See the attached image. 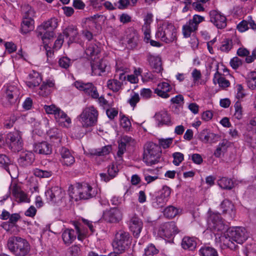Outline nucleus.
<instances>
[{
  "label": "nucleus",
  "instance_id": "nucleus-1",
  "mask_svg": "<svg viewBox=\"0 0 256 256\" xmlns=\"http://www.w3.org/2000/svg\"><path fill=\"white\" fill-rule=\"evenodd\" d=\"M20 89L14 84H6L2 90L1 101L6 107L14 106L20 102Z\"/></svg>",
  "mask_w": 256,
  "mask_h": 256
},
{
  "label": "nucleus",
  "instance_id": "nucleus-2",
  "mask_svg": "<svg viewBox=\"0 0 256 256\" xmlns=\"http://www.w3.org/2000/svg\"><path fill=\"white\" fill-rule=\"evenodd\" d=\"M156 37L163 42L170 43L176 39V30L172 22H163L160 24L156 33Z\"/></svg>",
  "mask_w": 256,
  "mask_h": 256
},
{
  "label": "nucleus",
  "instance_id": "nucleus-3",
  "mask_svg": "<svg viewBox=\"0 0 256 256\" xmlns=\"http://www.w3.org/2000/svg\"><path fill=\"white\" fill-rule=\"evenodd\" d=\"M7 244L10 250L16 256H25L29 253L30 249L28 242L18 236L10 238Z\"/></svg>",
  "mask_w": 256,
  "mask_h": 256
},
{
  "label": "nucleus",
  "instance_id": "nucleus-4",
  "mask_svg": "<svg viewBox=\"0 0 256 256\" xmlns=\"http://www.w3.org/2000/svg\"><path fill=\"white\" fill-rule=\"evenodd\" d=\"M58 26V20L54 18H51L44 22L36 29L38 37H40L45 44L48 40L54 38L55 36L54 30Z\"/></svg>",
  "mask_w": 256,
  "mask_h": 256
},
{
  "label": "nucleus",
  "instance_id": "nucleus-5",
  "mask_svg": "<svg viewBox=\"0 0 256 256\" xmlns=\"http://www.w3.org/2000/svg\"><path fill=\"white\" fill-rule=\"evenodd\" d=\"M132 242V237L130 234L120 230L115 234L112 246L114 250L118 253H123L128 250Z\"/></svg>",
  "mask_w": 256,
  "mask_h": 256
},
{
  "label": "nucleus",
  "instance_id": "nucleus-6",
  "mask_svg": "<svg viewBox=\"0 0 256 256\" xmlns=\"http://www.w3.org/2000/svg\"><path fill=\"white\" fill-rule=\"evenodd\" d=\"M160 147L152 142L146 144L143 154V161L148 166L158 163L160 158Z\"/></svg>",
  "mask_w": 256,
  "mask_h": 256
},
{
  "label": "nucleus",
  "instance_id": "nucleus-7",
  "mask_svg": "<svg viewBox=\"0 0 256 256\" xmlns=\"http://www.w3.org/2000/svg\"><path fill=\"white\" fill-rule=\"evenodd\" d=\"M98 111L94 106L86 108L80 116V121L84 127L88 128L96 124Z\"/></svg>",
  "mask_w": 256,
  "mask_h": 256
},
{
  "label": "nucleus",
  "instance_id": "nucleus-8",
  "mask_svg": "<svg viewBox=\"0 0 256 256\" xmlns=\"http://www.w3.org/2000/svg\"><path fill=\"white\" fill-rule=\"evenodd\" d=\"M225 232L230 240L236 242L238 244H242L248 238V234L244 227H228Z\"/></svg>",
  "mask_w": 256,
  "mask_h": 256
},
{
  "label": "nucleus",
  "instance_id": "nucleus-9",
  "mask_svg": "<svg viewBox=\"0 0 256 256\" xmlns=\"http://www.w3.org/2000/svg\"><path fill=\"white\" fill-rule=\"evenodd\" d=\"M208 225L210 229L214 232H224L227 230L228 226L224 224L222 218L218 212H209L208 218Z\"/></svg>",
  "mask_w": 256,
  "mask_h": 256
},
{
  "label": "nucleus",
  "instance_id": "nucleus-10",
  "mask_svg": "<svg viewBox=\"0 0 256 256\" xmlns=\"http://www.w3.org/2000/svg\"><path fill=\"white\" fill-rule=\"evenodd\" d=\"M6 142L12 151H20L23 146L21 132L18 130L10 132L6 136Z\"/></svg>",
  "mask_w": 256,
  "mask_h": 256
},
{
  "label": "nucleus",
  "instance_id": "nucleus-11",
  "mask_svg": "<svg viewBox=\"0 0 256 256\" xmlns=\"http://www.w3.org/2000/svg\"><path fill=\"white\" fill-rule=\"evenodd\" d=\"M26 11L24 14L23 20L21 24V32L24 34L33 30L34 28V22L33 19V17L34 16V12L28 6L26 7Z\"/></svg>",
  "mask_w": 256,
  "mask_h": 256
},
{
  "label": "nucleus",
  "instance_id": "nucleus-12",
  "mask_svg": "<svg viewBox=\"0 0 256 256\" xmlns=\"http://www.w3.org/2000/svg\"><path fill=\"white\" fill-rule=\"evenodd\" d=\"M74 86L79 90L83 92L86 95L93 99H96L98 96L97 88L92 82L77 80L74 82Z\"/></svg>",
  "mask_w": 256,
  "mask_h": 256
},
{
  "label": "nucleus",
  "instance_id": "nucleus-13",
  "mask_svg": "<svg viewBox=\"0 0 256 256\" xmlns=\"http://www.w3.org/2000/svg\"><path fill=\"white\" fill-rule=\"evenodd\" d=\"M178 232V228L174 222L161 224L158 230V234L162 238H170Z\"/></svg>",
  "mask_w": 256,
  "mask_h": 256
},
{
  "label": "nucleus",
  "instance_id": "nucleus-14",
  "mask_svg": "<svg viewBox=\"0 0 256 256\" xmlns=\"http://www.w3.org/2000/svg\"><path fill=\"white\" fill-rule=\"evenodd\" d=\"M126 41L128 48L136 49L140 42V36L138 32L132 27L126 30Z\"/></svg>",
  "mask_w": 256,
  "mask_h": 256
},
{
  "label": "nucleus",
  "instance_id": "nucleus-15",
  "mask_svg": "<svg viewBox=\"0 0 256 256\" xmlns=\"http://www.w3.org/2000/svg\"><path fill=\"white\" fill-rule=\"evenodd\" d=\"M210 21L216 26L218 28H224L226 26V18L220 12L216 10H212L209 13Z\"/></svg>",
  "mask_w": 256,
  "mask_h": 256
},
{
  "label": "nucleus",
  "instance_id": "nucleus-16",
  "mask_svg": "<svg viewBox=\"0 0 256 256\" xmlns=\"http://www.w3.org/2000/svg\"><path fill=\"white\" fill-rule=\"evenodd\" d=\"M103 218L110 223L119 222L122 218V213L117 208H110L103 212Z\"/></svg>",
  "mask_w": 256,
  "mask_h": 256
},
{
  "label": "nucleus",
  "instance_id": "nucleus-17",
  "mask_svg": "<svg viewBox=\"0 0 256 256\" xmlns=\"http://www.w3.org/2000/svg\"><path fill=\"white\" fill-rule=\"evenodd\" d=\"M100 44L96 41L88 42L86 44L85 53L92 60H95L97 56L100 52Z\"/></svg>",
  "mask_w": 256,
  "mask_h": 256
},
{
  "label": "nucleus",
  "instance_id": "nucleus-18",
  "mask_svg": "<svg viewBox=\"0 0 256 256\" xmlns=\"http://www.w3.org/2000/svg\"><path fill=\"white\" fill-rule=\"evenodd\" d=\"M34 160V154L30 151H26L20 154L18 162L20 166L25 168L31 166Z\"/></svg>",
  "mask_w": 256,
  "mask_h": 256
},
{
  "label": "nucleus",
  "instance_id": "nucleus-19",
  "mask_svg": "<svg viewBox=\"0 0 256 256\" xmlns=\"http://www.w3.org/2000/svg\"><path fill=\"white\" fill-rule=\"evenodd\" d=\"M129 228L136 238H138L142 228L143 223L141 220L136 216H132L129 222Z\"/></svg>",
  "mask_w": 256,
  "mask_h": 256
},
{
  "label": "nucleus",
  "instance_id": "nucleus-20",
  "mask_svg": "<svg viewBox=\"0 0 256 256\" xmlns=\"http://www.w3.org/2000/svg\"><path fill=\"white\" fill-rule=\"evenodd\" d=\"M64 34L69 40L68 42V45L72 42H77L79 40V34L78 28L74 26H68L64 31Z\"/></svg>",
  "mask_w": 256,
  "mask_h": 256
},
{
  "label": "nucleus",
  "instance_id": "nucleus-21",
  "mask_svg": "<svg viewBox=\"0 0 256 256\" xmlns=\"http://www.w3.org/2000/svg\"><path fill=\"white\" fill-rule=\"evenodd\" d=\"M60 153L61 156L60 161L62 164L70 166L75 162L74 156L68 148L64 147L61 148Z\"/></svg>",
  "mask_w": 256,
  "mask_h": 256
},
{
  "label": "nucleus",
  "instance_id": "nucleus-22",
  "mask_svg": "<svg viewBox=\"0 0 256 256\" xmlns=\"http://www.w3.org/2000/svg\"><path fill=\"white\" fill-rule=\"evenodd\" d=\"M147 60L150 65L153 69L154 72L156 73L161 72L162 68V66L161 59L160 57L152 55L150 53L147 54Z\"/></svg>",
  "mask_w": 256,
  "mask_h": 256
},
{
  "label": "nucleus",
  "instance_id": "nucleus-23",
  "mask_svg": "<svg viewBox=\"0 0 256 256\" xmlns=\"http://www.w3.org/2000/svg\"><path fill=\"white\" fill-rule=\"evenodd\" d=\"M220 207L222 209V214H228L230 220H232L236 216V210L234 205L231 202L225 200L221 203Z\"/></svg>",
  "mask_w": 256,
  "mask_h": 256
},
{
  "label": "nucleus",
  "instance_id": "nucleus-24",
  "mask_svg": "<svg viewBox=\"0 0 256 256\" xmlns=\"http://www.w3.org/2000/svg\"><path fill=\"white\" fill-rule=\"evenodd\" d=\"M154 118L158 127H162L164 125L168 126L170 124V116L166 111H161L156 113Z\"/></svg>",
  "mask_w": 256,
  "mask_h": 256
},
{
  "label": "nucleus",
  "instance_id": "nucleus-25",
  "mask_svg": "<svg viewBox=\"0 0 256 256\" xmlns=\"http://www.w3.org/2000/svg\"><path fill=\"white\" fill-rule=\"evenodd\" d=\"M172 89V87L169 84L166 82H162L158 85V88L154 89V93L159 96L166 98L170 96L168 94Z\"/></svg>",
  "mask_w": 256,
  "mask_h": 256
},
{
  "label": "nucleus",
  "instance_id": "nucleus-26",
  "mask_svg": "<svg viewBox=\"0 0 256 256\" xmlns=\"http://www.w3.org/2000/svg\"><path fill=\"white\" fill-rule=\"evenodd\" d=\"M34 150L39 154L48 155L52 153V148L48 142H42L34 144Z\"/></svg>",
  "mask_w": 256,
  "mask_h": 256
},
{
  "label": "nucleus",
  "instance_id": "nucleus-27",
  "mask_svg": "<svg viewBox=\"0 0 256 256\" xmlns=\"http://www.w3.org/2000/svg\"><path fill=\"white\" fill-rule=\"evenodd\" d=\"M29 79L26 82V84L30 88H34L38 86L42 80L40 74L36 72L33 71L28 75Z\"/></svg>",
  "mask_w": 256,
  "mask_h": 256
},
{
  "label": "nucleus",
  "instance_id": "nucleus-28",
  "mask_svg": "<svg viewBox=\"0 0 256 256\" xmlns=\"http://www.w3.org/2000/svg\"><path fill=\"white\" fill-rule=\"evenodd\" d=\"M168 196L169 194L168 193H167L166 195V193H158L152 199L153 206L156 208L162 207L168 200Z\"/></svg>",
  "mask_w": 256,
  "mask_h": 256
},
{
  "label": "nucleus",
  "instance_id": "nucleus-29",
  "mask_svg": "<svg viewBox=\"0 0 256 256\" xmlns=\"http://www.w3.org/2000/svg\"><path fill=\"white\" fill-rule=\"evenodd\" d=\"M62 238L64 244L70 245L76 238V232L72 229H66L62 232Z\"/></svg>",
  "mask_w": 256,
  "mask_h": 256
},
{
  "label": "nucleus",
  "instance_id": "nucleus-30",
  "mask_svg": "<svg viewBox=\"0 0 256 256\" xmlns=\"http://www.w3.org/2000/svg\"><path fill=\"white\" fill-rule=\"evenodd\" d=\"M118 172V168L114 164H112L108 167V175L104 173H101L100 174V176L102 180L107 182L116 176Z\"/></svg>",
  "mask_w": 256,
  "mask_h": 256
},
{
  "label": "nucleus",
  "instance_id": "nucleus-31",
  "mask_svg": "<svg viewBox=\"0 0 256 256\" xmlns=\"http://www.w3.org/2000/svg\"><path fill=\"white\" fill-rule=\"evenodd\" d=\"M54 83L52 80H47L46 82H44L40 86L38 94L42 96H48L52 90V88L54 87Z\"/></svg>",
  "mask_w": 256,
  "mask_h": 256
},
{
  "label": "nucleus",
  "instance_id": "nucleus-32",
  "mask_svg": "<svg viewBox=\"0 0 256 256\" xmlns=\"http://www.w3.org/2000/svg\"><path fill=\"white\" fill-rule=\"evenodd\" d=\"M213 82L215 84L218 83L220 87L222 88H226L230 85V82L223 77L218 70L214 75Z\"/></svg>",
  "mask_w": 256,
  "mask_h": 256
},
{
  "label": "nucleus",
  "instance_id": "nucleus-33",
  "mask_svg": "<svg viewBox=\"0 0 256 256\" xmlns=\"http://www.w3.org/2000/svg\"><path fill=\"white\" fill-rule=\"evenodd\" d=\"M219 186L224 190H230L234 187L232 180L226 177H222L218 180Z\"/></svg>",
  "mask_w": 256,
  "mask_h": 256
},
{
  "label": "nucleus",
  "instance_id": "nucleus-34",
  "mask_svg": "<svg viewBox=\"0 0 256 256\" xmlns=\"http://www.w3.org/2000/svg\"><path fill=\"white\" fill-rule=\"evenodd\" d=\"M182 246L185 250H194L196 246V242L192 238L184 237L182 242Z\"/></svg>",
  "mask_w": 256,
  "mask_h": 256
},
{
  "label": "nucleus",
  "instance_id": "nucleus-35",
  "mask_svg": "<svg viewBox=\"0 0 256 256\" xmlns=\"http://www.w3.org/2000/svg\"><path fill=\"white\" fill-rule=\"evenodd\" d=\"M91 67L92 70V72L94 74H98L100 75L101 72H105V69L106 67V64L105 62L103 60H100L97 64H91Z\"/></svg>",
  "mask_w": 256,
  "mask_h": 256
},
{
  "label": "nucleus",
  "instance_id": "nucleus-36",
  "mask_svg": "<svg viewBox=\"0 0 256 256\" xmlns=\"http://www.w3.org/2000/svg\"><path fill=\"white\" fill-rule=\"evenodd\" d=\"M54 118L56 121L60 124L66 122L68 124H70L71 122L70 118L59 108L54 116Z\"/></svg>",
  "mask_w": 256,
  "mask_h": 256
},
{
  "label": "nucleus",
  "instance_id": "nucleus-37",
  "mask_svg": "<svg viewBox=\"0 0 256 256\" xmlns=\"http://www.w3.org/2000/svg\"><path fill=\"white\" fill-rule=\"evenodd\" d=\"M246 82L250 89L256 90V72H250L247 76Z\"/></svg>",
  "mask_w": 256,
  "mask_h": 256
},
{
  "label": "nucleus",
  "instance_id": "nucleus-38",
  "mask_svg": "<svg viewBox=\"0 0 256 256\" xmlns=\"http://www.w3.org/2000/svg\"><path fill=\"white\" fill-rule=\"evenodd\" d=\"M199 252L202 256H218L216 250L214 248L208 246L201 248Z\"/></svg>",
  "mask_w": 256,
  "mask_h": 256
},
{
  "label": "nucleus",
  "instance_id": "nucleus-39",
  "mask_svg": "<svg viewBox=\"0 0 256 256\" xmlns=\"http://www.w3.org/2000/svg\"><path fill=\"white\" fill-rule=\"evenodd\" d=\"M196 30L197 28L188 21L182 26L183 36L185 38H188L190 36L192 32L196 31Z\"/></svg>",
  "mask_w": 256,
  "mask_h": 256
},
{
  "label": "nucleus",
  "instance_id": "nucleus-40",
  "mask_svg": "<svg viewBox=\"0 0 256 256\" xmlns=\"http://www.w3.org/2000/svg\"><path fill=\"white\" fill-rule=\"evenodd\" d=\"M112 146L110 145L106 146L102 148L95 149L91 152V154L98 156H102L108 154L112 151Z\"/></svg>",
  "mask_w": 256,
  "mask_h": 256
},
{
  "label": "nucleus",
  "instance_id": "nucleus-41",
  "mask_svg": "<svg viewBox=\"0 0 256 256\" xmlns=\"http://www.w3.org/2000/svg\"><path fill=\"white\" fill-rule=\"evenodd\" d=\"M122 83L117 80H110L107 82L108 88L114 92H117L121 88Z\"/></svg>",
  "mask_w": 256,
  "mask_h": 256
},
{
  "label": "nucleus",
  "instance_id": "nucleus-42",
  "mask_svg": "<svg viewBox=\"0 0 256 256\" xmlns=\"http://www.w3.org/2000/svg\"><path fill=\"white\" fill-rule=\"evenodd\" d=\"M119 143L125 146H134L136 144V140L131 136L124 135L121 137Z\"/></svg>",
  "mask_w": 256,
  "mask_h": 256
},
{
  "label": "nucleus",
  "instance_id": "nucleus-43",
  "mask_svg": "<svg viewBox=\"0 0 256 256\" xmlns=\"http://www.w3.org/2000/svg\"><path fill=\"white\" fill-rule=\"evenodd\" d=\"M178 212V210L172 206L166 207L163 211L164 216L169 218L175 217Z\"/></svg>",
  "mask_w": 256,
  "mask_h": 256
},
{
  "label": "nucleus",
  "instance_id": "nucleus-44",
  "mask_svg": "<svg viewBox=\"0 0 256 256\" xmlns=\"http://www.w3.org/2000/svg\"><path fill=\"white\" fill-rule=\"evenodd\" d=\"M234 116L237 120H241L242 118L243 110L240 102V100H237L235 102L234 104Z\"/></svg>",
  "mask_w": 256,
  "mask_h": 256
},
{
  "label": "nucleus",
  "instance_id": "nucleus-45",
  "mask_svg": "<svg viewBox=\"0 0 256 256\" xmlns=\"http://www.w3.org/2000/svg\"><path fill=\"white\" fill-rule=\"evenodd\" d=\"M12 198L18 203L30 202V198L26 193H12Z\"/></svg>",
  "mask_w": 256,
  "mask_h": 256
},
{
  "label": "nucleus",
  "instance_id": "nucleus-46",
  "mask_svg": "<svg viewBox=\"0 0 256 256\" xmlns=\"http://www.w3.org/2000/svg\"><path fill=\"white\" fill-rule=\"evenodd\" d=\"M4 169L8 172L12 178L17 177L18 175V168L16 164H10V162L6 166Z\"/></svg>",
  "mask_w": 256,
  "mask_h": 256
},
{
  "label": "nucleus",
  "instance_id": "nucleus-47",
  "mask_svg": "<svg viewBox=\"0 0 256 256\" xmlns=\"http://www.w3.org/2000/svg\"><path fill=\"white\" fill-rule=\"evenodd\" d=\"M76 190L82 192H89L92 190V187L88 183L83 182H77L75 184Z\"/></svg>",
  "mask_w": 256,
  "mask_h": 256
},
{
  "label": "nucleus",
  "instance_id": "nucleus-48",
  "mask_svg": "<svg viewBox=\"0 0 256 256\" xmlns=\"http://www.w3.org/2000/svg\"><path fill=\"white\" fill-rule=\"evenodd\" d=\"M80 248L78 245L74 244L68 248L67 250V256H79Z\"/></svg>",
  "mask_w": 256,
  "mask_h": 256
},
{
  "label": "nucleus",
  "instance_id": "nucleus-49",
  "mask_svg": "<svg viewBox=\"0 0 256 256\" xmlns=\"http://www.w3.org/2000/svg\"><path fill=\"white\" fill-rule=\"evenodd\" d=\"M232 42L230 39H226L222 43L220 46V50L223 52H228L232 48Z\"/></svg>",
  "mask_w": 256,
  "mask_h": 256
},
{
  "label": "nucleus",
  "instance_id": "nucleus-50",
  "mask_svg": "<svg viewBox=\"0 0 256 256\" xmlns=\"http://www.w3.org/2000/svg\"><path fill=\"white\" fill-rule=\"evenodd\" d=\"M22 184L14 180L9 187L10 192H24L22 190Z\"/></svg>",
  "mask_w": 256,
  "mask_h": 256
},
{
  "label": "nucleus",
  "instance_id": "nucleus-51",
  "mask_svg": "<svg viewBox=\"0 0 256 256\" xmlns=\"http://www.w3.org/2000/svg\"><path fill=\"white\" fill-rule=\"evenodd\" d=\"M246 256H256V243L246 244Z\"/></svg>",
  "mask_w": 256,
  "mask_h": 256
},
{
  "label": "nucleus",
  "instance_id": "nucleus-52",
  "mask_svg": "<svg viewBox=\"0 0 256 256\" xmlns=\"http://www.w3.org/2000/svg\"><path fill=\"white\" fill-rule=\"evenodd\" d=\"M158 252L159 250L156 248L153 244H150L144 249V255L154 256V255L158 254Z\"/></svg>",
  "mask_w": 256,
  "mask_h": 256
},
{
  "label": "nucleus",
  "instance_id": "nucleus-53",
  "mask_svg": "<svg viewBox=\"0 0 256 256\" xmlns=\"http://www.w3.org/2000/svg\"><path fill=\"white\" fill-rule=\"evenodd\" d=\"M172 156L174 158L173 164L176 166H179L184 159V154L179 152L174 153Z\"/></svg>",
  "mask_w": 256,
  "mask_h": 256
},
{
  "label": "nucleus",
  "instance_id": "nucleus-54",
  "mask_svg": "<svg viewBox=\"0 0 256 256\" xmlns=\"http://www.w3.org/2000/svg\"><path fill=\"white\" fill-rule=\"evenodd\" d=\"M210 130L208 129L203 130L199 134V139L204 143H208L209 134Z\"/></svg>",
  "mask_w": 256,
  "mask_h": 256
},
{
  "label": "nucleus",
  "instance_id": "nucleus-55",
  "mask_svg": "<svg viewBox=\"0 0 256 256\" xmlns=\"http://www.w3.org/2000/svg\"><path fill=\"white\" fill-rule=\"evenodd\" d=\"M204 20V18L198 14H194L192 20L189 22L197 29L199 24Z\"/></svg>",
  "mask_w": 256,
  "mask_h": 256
},
{
  "label": "nucleus",
  "instance_id": "nucleus-56",
  "mask_svg": "<svg viewBox=\"0 0 256 256\" xmlns=\"http://www.w3.org/2000/svg\"><path fill=\"white\" fill-rule=\"evenodd\" d=\"M17 120V117L14 114L8 117L4 122V126L7 128H11Z\"/></svg>",
  "mask_w": 256,
  "mask_h": 256
},
{
  "label": "nucleus",
  "instance_id": "nucleus-57",
  "mask_svg": "<svg viewBox=\"0 0 256 256\" xmlns=\"http://www.w3.org/2000/svg\"><path fill=\"white\" fill-rule=\"evenodd\" d=\"M34 174L36 176L40 178H49L52 175L50 172L38 168L35 170Z\"/></svg>",
  "mask_w": 256,
  "mask_h": 256
},
{
  "label": "nucleus",
  "instance_id": "nucleus-58",
  "mask_svg": "<svg viewBox=\"0 0 256 256\" xmlns=\"http://www.w3.org/2000/svg\"><path fill=\"white\" fill-rule=\"evenodd\" d=\"M236 98L239 100L240 99L243 98L246 94L244 92V89L241 84H238L236 86Z\"/></svg>",
  "mask_w": 256,
  "mask_h": 256
},
{
  "label": "nucleus",
  "instance_id": "nucleus-59",
  "mask_svg": "<svg viewBox=\"0 0 256 256\" xmlns=\"http://www.w3.org/2000/svg\"><path fill=\"white\" fill-rule=\"evenodd\" d=\"M192 76L194 84H198V81L202 78V74L200 70L194 68L192 72Z\"/></svg>",
  "mask_w": 256,
  "mask_h": 256
},
{
  "label": "nucleus",
  "instance_id": "nucleus-60",
  "mask_svg": "<svg viewBox=\"0 0 256 256\" xmlns=\"http://www.w3.org/2000/svg\"><path fill=\"white\" fill-rule=\"evenodd\" d=\"M120 126L126 130L130 129L131 126V122L129 119L125 116H122L120 120Z\"/></svg>",
  "mask_w": 256,
  "mask_h": 256
},
{
  "label": "nucleus",
  "instance_id": "nucleus-61",
  "mask_svg": "<svg viewBox=\"0 0 256 256\" xmlns=\"http://www.w3.org/2000/svg\"><path fill=\"white\" fill-rule=\"evenodd\" d=\"M140 98L138 94L134 93L133 95L131 96L130 98L128 100V102L132 108H134L137 103L139 102Z\"/></svg>",
  "mask_w": 256,
  "mask_h": 256
},
{
  "label": "nucleus",
  "instance_id": "nucleus-62",
  "mask_svg": "<svg viewBox=\"0 0 256 256\" xmlns=\"http://www.w3.org/2000/svg\"><path fill=\"white\" fill-rule=\"evenodd\" d=\"M172 138H161L158 140V144L164 148H167L172 144Z\"/></svg>",
  "mask_w": 256,
  "mask_h": 256
},
{
  "label": "nucleus",
  "instance_id": "nucleus-63",
  "mask_svg": "<svg viewBox=\"0 0 256 256\" xmlns=\"http://www.w3.org/2000/svg\"><path fill=\"white\" fill-rule=\"evenodd\" d=\"M242 60L238 57L233 58L230 61V64L232 68L236 70L242 65Z\"/></svg>",
  "mask_w": 256,
  "mask_h": 256
},
{
  "label": "nucleus",
  "instance_id": "nucleus-64",
  "mask_svg": "<svg viewBox=\"0 0 256 256\" xmlns=\"http://www.w3.org/2000/svg\"><path fill=\"white\" fill-rule=\"evenodd\" d=\"M59 65L64 68H68L70 64V60L67 57H62L59 60Z\"/></svg>",
  "mask_w": 256,
  "mask_h": 256
}]
</instances>
